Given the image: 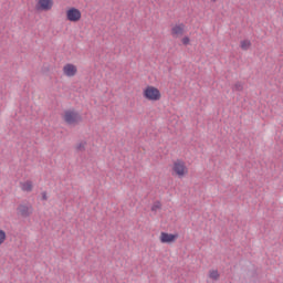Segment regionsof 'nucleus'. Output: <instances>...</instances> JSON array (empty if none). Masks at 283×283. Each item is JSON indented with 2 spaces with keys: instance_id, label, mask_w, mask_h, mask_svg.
Wrapping results in <instances>:
<instances>
[{
  "instance_id": "obj_1",
  "label": "nucleus",
  "mask_w": 283,
  "mask_h": 283,
  "mask_svg": "<svg viewBox=\"0 0 283 283\" xmlns=\"http://www.w3.org/2000/svg\"><path fill=\"white\" fill-rule=\"evenodd\" d=\"M63 120L66 123V125L76 127V125H81V123H83V116L76 111L69 109L64 112Z\"/></svg>"
},
{
  "instance_id": "obj_2",
  "label": "nucleus",
  "mask_w": 283,
  "mask_h": 283,
  "mask_svg": "<svg viewBox=\"0 0 283 283\" xmlns=\"http://www.w3.org/2000/svg\"><path fill=\"white\" fill-rule=\"evenodd\" d=\"M143 96L144 98H146V101H160V98L163 97V94L160 93V90H158L155 86H147L146 88H144L143 91Z\"/></svg>"
},
{
  "instance_id": "obj_3",
  "label": "nucleus",
  "mask_w": 283,
  "mask_h": 283,
  "mask_svg": "<svg viewBox=\"0 0 283 283\" xmlns=\"http://www.w3.org/2000/svg\"><path fill=\"white\" fill-rule=\"evenodd\" d=\"M81 10L75 7H71L66 10V20L71 21V23H78L81 21Z\"/></svg>"
},
{
  "instance_id": "obj_4",
  "label": "nucleus",
  "mask_w": 283,
  "mask_h": 283,
  "mask_svg": "<svg viewBox=\"0 0 283 283\" xmlns=\"http://www.w3.org/2000/svg\"><path fill=\"white\" fill-rule=\"evenodd\" d=\"M172 171H175L176 176H178L179 178H182L184 176H187V174H189V170L187 169V166L182 160H177L174 163Z\"/></svg>"
},
{
  "instance_id": "obj_5",
  "label": "nucleus",
  "mask_w": 283,
  "mask_h": 283,
  "mask_svg": "<svg viewBox=\"0 0 283 283\" xmlns=\"http://www.w3.org/2000/svg\"><path fill=\"white\" fill-rule=\"evenodd\" d=\"M159 240L161 244H174L178 240V233L161 232Z\"/></svg>"
},
{
  "instance_id": "obj_6",
  "label": "nucleus",
  "mask_w": 283,
  "mask_h": 283,
  "mask_svg": "<svg viewBox=\"0 0 283 283\" xmlns=\"http://www.w3.org/2000/svg\"><path fill=\"white\" fill-rule=\"evenodd\" d=\"M52 6H54V0H39L35 8L42 12H48L52 10Z\"/></svg>"
},
{
  "instance_id": "obj_7",
  "label": "nucleus",
  "mask_w": 283,
  "mask_h": 283,
  "mask_svg": "<svg viewBox=\"0 0 283 283\" xmlns=\"http://www.w3.org/2000/svg\"><path fill=\"white\" fill-rule=\"evenodd\" d=\"M17 211L19 214H21L22 218H30L33 209L32 206L19 205Z\"/></svg>"
},
{
  "instance_id": "obj_8",
  "label": "nucleus",
  "mask_w": 283,
  "mask_h": 283,
  "mask_svg": "<svg viewBox=\"0 0 283 283\" xmlns=\"http://www.w3.org/2000/svg\"><path fill=\"white\" fill-rule=\"evenodd\" d=\"M63 72H64L65 76H76L78 69H76V65H74V64H66L63 67Z\"/></svg>"
},
{
  "instance_id": "obj_9",
  "label": "nucleus",
  "mask_w": 283,
  "mask_h": 283,
  "mask_svg": "<svg viewBox=\"0 0 283 283\" xmlns=\"http://www.w3.org/2000/svg\"><path fill=\"white\" fill-rule=\"evenodd\" d=\"M172 36H179L185 34V23L177 24L171 29Z\"/></svg>"
},
{
  "instance_id": "obj_10",
  "label": "nucleus",
  "mask_w": 283,
  "mask_h": 283,
  "mask_svg": "<svg viewBox=\"0 0 283 283\" xmlns=\"http://www.w3.org/2000/svg\"><path fill=\"white\" fill-rule=\"evenodd\" d=\"M33 185H32V181L31 180H27L25 182L22 184V191H32L33 189Z\"/></svg>"
},
{
  "instance_id": "obj_11",
  "label": "nucleus",
  "mask_w": 283,
  "mask_h": 283,
  "mask_svg": "<svg viewBox=\"0 0 283 283\" xmlns=\"http://www.w3.org/2000/svg\"><path fill=\"white\" fill-rule=\"evenodd\" d=\"M209 279L214 280V282H218V280H220V273L218 272V270H211L209 272Z\"/></svg>"
},
{
  "instance_id": "obj_12",
  "label": "nucleus",
  "mask_w": 283,
  "mask_h": 283,
  "mask_svg": "<svg viewBox=\"0 0 283 283\" xmlns=\"http://www.w3.org/2000/svg\"><path fill=\"white\" fill-rule=\"evenodd\" d=\"M241 50H249L251 48V40H242L240 44Z\"/></svg>"
},
{
  "instance_id": "obj_13",
  "label": "nucleus",
  "mask_w": 283,
  "mask_h": 283,
  "mask_svg": "<svg viewBox=\"0 0 283 283\" xmlns=\"http://www.w3.org/2000/svg\"><path fill=\"white\" fill-rule=\"evenodd\" d=\"M87 145V142L83 140L80 144L76 145L75 149L76 151H85V146Z\"/></svg>"
},
{
  "instance_id": "obj_14",
  "label": "nucleus",
  "mask_w": 283,
  "mask_h": 283,
  "mask_svg": "<svg viewBox=\"0 0 283 283\" xmlns=\"http://www.w3.org/2000/svg\"><path fill=\"white\" fill-rule=\"evenodd\" d=\"M6 238H7L6 231L0 230V244H3L6 242Z\"/></svg>"
},
{
  "instance_id": "obj_15",
  "label": "nucleus",
  "mask_w": 283,
  "mask_h": 283,
  "mask_svg": "<svg viewBox=\"0 0 283 283\" xmlns=\"http://www.w3.org/2000/svg\"><path fill=\"white\" fill-rule=\"evenodd\" d=\"M234 90H235L237 92H242V91L244 90V86H243L240 82H237V83L234 84Z\"/></svg>"
},
{
  "instance_id": "obj_16",
  "label": "nucleus",
  "mask_w": 283,
  "mask_h": 283,
  "mask_svg": "<svg viewBox=\"0 0 283 283\" xmlns=\"http://www.w3.org/2000/svg\"><path fill=\"white\" fill-rule=\"evenodd\" d=\"M161 207L163 205H160V201H157L153 205L151 211H158V209H160Z\"/></svg>"
},
{
  "instance_id": "obj_17",
  "label": "nucleus",
  "mask_w": 283,
  "mask_h": 283,
  "mask_svg": "<svg viewBox=\"0 0 283 283\" xmlns=\"http://www.w3.org/2000/svg\"><path fill=\"white\" fill-rule=\"evenodd\" d=\"M190 41L189 36H184L181 43H184V45H189Z\"/></svg>"
},
{
  "instance_id": "obj_18",
  "label": "nucleus",
  "mask_w": 283,
  "mask_h": 283,
  "mask_svg": "<svg viewBox=\"0 0 283 283\" xmlns=\"http://www.w3.org/2000/svg\"><path fill=\"white\" fill-rule=\"evenodd\" d=\"M42 200H48V192L46 191H43L42 192Z\"/></svg>"
},
{
  "instance_id": "obj_19",
  "label": "nucleus",
  "mask_w": 283,
  "mask_h": 283,
  "mask_svg": "<svg viewBox=\"0 0 283 283\" xmlns=\"http://www.w3.org/2000/svg\"><path fill=\"white\" fill-rule=\"evenodd\" d=\"M213 3H216L218 0H211Z\"/></svg>"
}]
</instances>
